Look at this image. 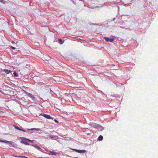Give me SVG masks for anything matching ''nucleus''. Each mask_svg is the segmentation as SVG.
<instances>
[{"label": "nucleus", "mask_w": 158, "mask_h": 158, "mask_svg": "<svg viewBox=\"0 0 158 158\" xmlns=\"http://www.w3.org/2000/svg\"><path fill=\"white\" fill-rule=\"evenodd\" d=\"M104 38L106 40L107 42H112L114 40V39L113 38L109 37H105Z\"/></svg>", "instance_id": "nucleus-3"}, {"label": "nucleus", "mask_w": 158, "mask_h": 158, "mask_svg": "<svg viewBox=\"0 0 158 158\" xmlns=\"http://www.w3.org/2000/svg\"><path fill=\"white\" fill-rule=\"evenodd\" d=\"M11 48L13 49H15V48L14 47H13L12 46H11L10 47Z\"/></svg>", "instance_id": "nucleus-22"}, {"label": "nucleus", "mask_w": 158, "mask_h": 158, "mask_svg": "<svg viewBox=\"0 0 158 158\" xmlns=\"http://www.w3.org/2000/svg\"><path fill=\"white\" fill-rule=\"evenodd\" d=\"M28 141L29 142H30L31 143H33V141L29 139L28 140Z\"/></svg>", "instance_id": "nucleus-18"}, {"label": "nucleus", "mask_w": 158, "mask_h": 158, "mask_svg": "<svg viewBox=\"0 0 158 158\" xmlns=\"http://www.w3.org/2000/svg\"><path fill=\"white\" fill-rule=\"evenodd\" d=\"M11 43L13 44H14L15 43V42L14 41H12Z\"/></svg>", "instance_id": "nucleus-23"}, {"label": "nucleus", "mask_w": 158, "mask_h": 158, "mask_svg": "<svg viewBox=\"0 0 158 158\" xmlns=\"http://www.w3.org/2000/svg\"><path fill=\"white\" fill-rule=\"evenodd\" d=\"M71 149L72 150L76 152L80 153H84L85 152V150H78L77 149H73L72 148H71Z\"/></svg>", "instance_id": "nucleus-2"}, {"label": "nucleus", "mask_w": 158, "mask_h": 158, "mask_svg": "<svg viewBox=\"0 0 158 158\" xmlns=\"http://www.w3.org/2000/svg\"><path fill=\"white\" fill-rule=\"evenodd\" d=\"M2 112V111L0 110V113H1Z\"/></svg>", "instance_id": "nucleus-24"}, {"label": "nucleus", "mask_w": 158, "mask_h": 158, "mask_svg": "<svg viewBox=\"0 0 158 158\" xmlns=\"http://www.w3.org/2000/svg\"><path fill=\"white\" fill-rule=\"evenodd\" d=\"M92 126L95 128H97L99 127V125L95 123H92Z\"/></svg>", "instance_id": "nucleus-6"}, {"label": "nucleus", "mask_w": 158, "mask_h": 158, "mask_svg": "<svg viewBox=\"0 0 158 158\" xmlns=\"http://www.w3.org/2000/svg\"><path fill=\"white\" fill-rule=\"evenodd\" d=\"M3 71L6 74H8L11 72V71L10 70L6 69L3 70Z\"/></svg>", "instance_id": "nucleus-5"}, {"label": "nucleus", "mask_w": 158, "mask_h": 158, "mask_svg": "<svg viewBox=\"0 0 158 158\" xmlns=\"http://www.w3.org/2000/svg\"><path fill=\"white\" fill-rule=\"evenodd\" d=\"M26 94L28 97L31 98L33 101H35L36 100L35 98L31 94L27 93V92H26Z\"/></svg>", "instance_id": "nucleus-1"}, {"label": "nucleus", "mask_w": 158, "mask_h": 158, "mask_svg": "<svg viewBox=\"0 0 158 158\" xmlns=\"http://www.w3.org/2000/svg\"><path fill=\"white\" fill-rule=\"evenodd\" d=\"M13 74L15 76V77H17V74L15 72H14L13 73Z\"/></svg>", "instance_id": "nucleus-16"}, {"label": "nucleus", "mask_w": 158, "mask_h": 158, "mask_svg": "<svg viewBox=\"0 0 158 158\" xmlns=\"http://www.w3.org/2000/svg\"><path fill=\"white\" fill-rule=\"evenodd\" d=\"M49 153H49L50 155H52L56 156V152H53V151H50Z\"/></svg>", "instance_id": "nucleus-8"}, {"label": "nucleus", "mask_w": 158, "mask_h": 158, "mask_svg": "<svg viewBox=\"0 0 158 158\" xmlns=\"http://www.w3.org/2000/svg\"><path fill=\"white\" fill-rule=\"evenodd\" d=\"M98 139V141H102V140L103 139V136L101 135H100V136H99Z\"/></svg>", "instance_id": "nucleus-10"}, {"label": "nucleus", "mask_w": 158, "mask_h": 158, "mask_svg": "<svg viewBox=\"0 0 158 158\" xmlns=\"http://www.w3.org/2000/svg\"><path fill=\"white\" fill-rule=\"evenodd\" d=\"M54 121H55V123H58V121L57 120H56V119H55V120H54Z\"/></svg>", "instance_id": "nucleus-20"}, {"label": "nucleus", "mask_w": 158, "mask_h": 158, "mask_svg": "<svg viewBox=\"0 0 158 158\" xmlns=\"http://www.w3.org/2000/svg\"><path fill=\"white\" fill-rule=\"evenodd\" d=\"M20 142H21V143H22V144H25V145H29V143L27 142H26L24 141H23V140L21 141H20Z\"/></svg>", "instance_id": "nucleus-7"}, {"label": "nucleus", "mask_w": 158, "mask_h": 158, "mask_svg": "<svg viewBox=\"0 0 158 158\" xmlns=\"http://www.w3.org/2000/svg\"><path fill=\"white\" fill-rule=\"evenodd\" d=\"M48 137L50 138L51 139H53L54 137L52 135L48 136Z\"/></svg>", "instance_id": "nucleus-17"}, {"label": "nucleus", "mask_w": 158, "mask_h": 158, "mask_svg": "<svg viewBox=\"0 0 158 158\" xmlns=\"http://www.w3.org/2000/svg\"><path fill=\"white\" fill-rule=\"evenodd\" d=\"M58 41H59V43L60 44H63V42H64V41H63L61 39H59Z\"/></svg>", "instance_id": "nucleus-11"}, {"label": "nucleus", "mask_w": 158, "mask_h": 158, "mask_svg": "<svg viewBox=\"0 0 158 158\" xmlns=\"http://www.w3.org/2000/svg\"><path fill=\"white\" fill-rule=\"evenodd\" d=\"M15 156L16 157H18L28 158L27 157H25V156Z\"/></svg>", "instance_id": "nucleus-15"}, {"label": "nucleus", "mask_w": 158, "mask_h": 158, "mask_svg": "<svg viewBox=\"0 0 158 158\" xmlns=\"http://www.w3.org/2000/svg\"><path fill=\"white\" fill-rule=\"evenodd\" d=\"M20 139H22L25 141H28V139H26V138H25L24 137H21L20 138Z\"/></svg>", "instance_id": "nucleus-12"}, {"label": "nucleus", "mask_w": 158, "mask_h": 158, "mask_svg": "<svg viewBox=\"0 0 158 158\" xmlns=\"http://www.w3.org/2000/svg\"><path fill=\"white\" fill-rule=\"evenodd\" d=\"M28 131H39L40 130L39 129V128H32L30 129H28Z\"/></svg>", "instance_id": "nucleus-9"}, {"label": "nucleus", "mask_w": 158, "mask_h": 158, "mask_svg": "<svg viewBox=\"0 0 158 158\" xmlns=\"http://www.w3.org/2000/svg\"><path fill=\"white\" fill-rule=\"evenodd\" d=\"M15 128L17 130H19V128L17 126H15Z\"/></svg>", "instance_id": "nucleus-19"}, {"label": "nucleus", "mask_w": 158, "mask_h": 158, "mask_svg": "<svg viewBox=\"0 0 158 158\" xmlns=\"http://www.w3.org/2000/svg\"><path fill=\"white\" fill-rule=\"evenodd\" d=\"M43 116L46 118L53 119V118L49 115H47L44 114Z\"/></svg>", "instance_id": "nucleus-4"}, {"label": "nucleus", "mask_w": 158, "mask_h": 158, "mask_svg": "<svg viewBox=\"0 0 158 158\" xmlns=\"http://www.w3.org/2000/svg\"><path fill=\"white\" fill-rule=\"evenodd\" d=\"M19 130L20 131H23V132H25V130H23L22 129H20V128H19Z\"/></svg>", "instance_id": "nucleus-21"}, {"label": "nucleus", "mask_w": 158, "mask_h": 158, "mask_svg": "<svg viewBox=\"0 0 158 158\" xmlns=\"http://www.w3.org/2000/svg\"><path fill=\"white\" fill-rule=\"evenodd\" d=\"M0 142H4V143H8L9 144L11 143L10 142L7 141H6V140L3 141L1 140H0Z\"/></svg>", "instance_id": "nucleus-13"}, {"label": "nucleus", "mask_w": 158, "mask_h": 158, "mask_svg": "<svg viewBox=\"0 0 158 158\" xmlns=\"http://www.w3.org/2000/svg\"><path fill=\"white\" fill-rule=\"evenodd\" d=\"M34 147H35V148L38 149H40V148L37 145H33Z\"/></svg>", "instance_id": "nucleus-14"}]
</instances>
